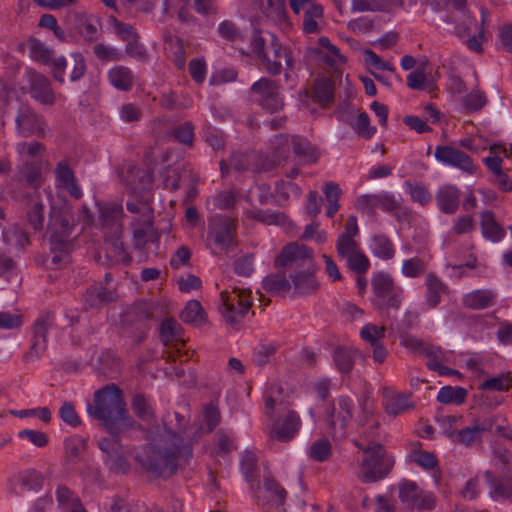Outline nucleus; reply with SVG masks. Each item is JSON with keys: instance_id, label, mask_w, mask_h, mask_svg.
<instances>
[{"instance_id": "1", "label": "nucleus", "mask_w": 512, "mask_h": 512, "mask_svg": "<svg viewBox=\"0 0 512 512\" xmlns=\"http://www.w3.org/2000/svg\"><path fill=\"white\" fill-rule=\"evenodd\" d=\"M87 412L91 417L101 420L112 435L129 424L120 390L114 385L97 391L94 404H87Z\"/></svg>"}, {"instance_id": "2", "label": "nucleus", "mask_w": 512, "mask_h": 512, "mask_svg": "<svg viewBox=\"0 0 512 512\" xmlns=\"http://www.w3.org/2000/svg\"><path fill=\"white\" fill-rule=\"evenodd\" d=\"M373 305L377 309L387 307L398 308L403 300V290L395 286L391 276L388 273L379 271L373 274L371 279Z\"/></svg>"}, {"instance_id": "3", "label": "nucleus", "mask_w": 512, "mask_h": 512, "mask_svg": "<svg viewBox=\"0 0 512 512\" xmlns=\"http://www.w3.org/2000/svg\"><path fill=\"white\" fill-rule=\"evenodd\" d=\"M86 440L78 435H73L65 439L64 450L66 462L61 466V471H58V467L52 466L47 471L30 469L27 471V477L34 480H41L44 478H58L66 477L68 475L69 463L80 459L81 455L86 450Z\"/></svg>"}, {"instance_id": "4", "label": "nucleus", "mask_w": 512, "mask_h": 512, "mask_svg": "<svg viewBox=\"0 0 512 512\" xmlns=\"http://www.w3.org/2000/svg\"><path fill=\"white\" fill-rule=\"evenodd\" d=\"M16 151L19 161L18 180L25 181L31 186L39 185L41 175L33 161L44 151L43 145L36 141L22 142L17 144Z\"/></svg>"}, {"instance_id": "5", "label": "nucleus", "mask_w": 512, "mask_h": 512, "mask_svg": "<svg viewBox=\"0 0 512 512\" xmlns=\"http://www.w3.org/2000/svg\"><path fill=\"white\" fill-rule=\"evenodd\" d=\"M257 45L260 46L258 52L261 64L265 71L271 75L280 73L281 64L277 61L278 58H284L287 69L291 70L293 66V58L287 47L283 46L282 43L274 35L271 37L270 46L263 49V43L259 39Z\"/></svg>"}, {"instance_id": "6", "label": "nucleus", "mask_w": 512, "mask_h": 512, "mask_svg": "<svg viewBox=\"0 0 512 512\" xmlns=\"http://www.w3.org/2000/svg\"><path fill=\"white\" fill-rule=\"evenodd\" d=\"M248 489L251 497L263 509L279 508L284 504L286 490L279 482H248Z\"/></svg>"}, {"instance_id": "7", "label": "nucleus", "mask_w": 512, "mask_h": 512, "mask_svg": "<svg viewBox=\"0 0 512 512\" xmlns=\"http://www.w3.org/2000/svg\"><path fill=\"white\" fill-rule=\"evenodd\" d=\"M251 291L234 288L232 292L222 293V313L230 323H236L250 309Z\"/></svg>"}, {"instance_id": "8", "label": "nucleus", "mask_w": 512, "mask_h": 512, "mask_svg": "<svg viewBox=\"0 0 512 512\" xmlns=\"http://www.w3.org/2000/svg\"><path fill=\"white\" fill-rule=\"evenodd\" d=\"M393 465V457L387 454L382 446L377 445L366 450L362 472L371 480H379L388 476Z\"/></svg>"}, {"instance_id": "9", "label": "nucleus", "mask_w": 512, "mask_h": 512, "mask_svg": "<svg viewBox=\"0 0 512 512\" xmlns=\"http://www.w3.org/2000/svg\"><path fill=\"white\" fill-rule=\"evenodd\" d=\"M314 261L313 251L297 242L287 244L282 248L274 261L276 268L304 266L312 268Z\"/></svg>"}, {"instance_id": "10", "label": "nucleus", "mask_w": 512, "mask_h": 512, "mask_svg": "<svg viewBox=\"0 0 512 512\" xmlns=\"http://www.w3.org/2000/svg\"><path fill=\"white\" fill-rule=\"evenodd\" d=\"M399 498L407 508L418 511L432 510L436 504L435 495L419 489L416 482H402L399 486Z\"/></svg>"}, {"instance_id": "11", "label": "nucleus", "mask_w": 512, "mask_h": 512, "mask_svg": "<svg viewBox=\"0 0 512 512\" xmlns=\"http://www.w3.org/2000/svg\"><path fill=\"white\" fill-rule=\"evenodd\" d=\"M401 204V196L387 191L376 194H362L357 197L355 206L364 213H373L380 209L386 212H392L399 208Z\"/></svg>"}, {"instance_id": "12", "label": "nucleus", "mask_w": 512, "mask_h": 512, "mask_svg": "<svg viewBox=\"0 0 512 512\" xmlns=\"http://www.w3.org/2000/svg\"><path fill=\"white\" fill-rule=\"evenodd\" d=\"M251 89L256 101L267 111L275 112L283 107V98L279 88L272 80L260 78Z\"/></svg>"}, {"instance_id": "13", "label": "nucleus", "mask_w": 512, "mask_h": 512, "mask_svg": "<svg viewBox=\"0 0 512 512\" xmlns=\"http://www.w3.org/2000/svg\"><path fill=\"white\" fill-rule=\"evenodd\" d=\"M434 157L440 164L455 167L466 173L472 174L476 170L472 159L467 154L451 146H437Z\"/></svg>"}, {"instance_id": "14", "label": "nucleus", "mask_w": 512, "mask_h": 512, "mask_svg": "<svg viewBox=\"0 0 512 512\" xmlns=\"http://www.w3.org/2000/svg\"><path fill=\"white\" fill-rule=\"evenodd\" d=\"M55 185L58 189L67 191L71 196L79 198L82 191L78 186L74 173L66 160L58 162L54 169Z\"/></svg>"}, {"instance_id": "15", "label": "nucleus", "mask_w": 512, "mask_h": 512, "mask_svg": "<svg viewBox=\"0 0 512 512\" xmlns=\"http://www.w3.org/2000/svg\"><path fill=\"white\" fill-rule=\"evenodd\" d=\"M449 8L457 11V22L455 33L460 38L468 37L473 28L476 27V19L466 9V0H445Z\"/></svg>"}, {"instance_id": "16", "label": "nucleus", "mask_w": 512, "mask_h": 512, "mask_svg": "<svg viewBox=\"0 0 512 512\" xmlns=\"http://www.w3.org/2000/svg\"><path fill=\"white\" fill-rule=\"evenodd\" d=\"M209 239L223 248L232 241L234 222L230 218H215L209 224Z\"/></svg>"}, {"instance_id": "17", "label": "nucleus", "mask_w": 512, "mask_h": 512, "mask_svg": "<svg viewBox=\"0 0 512 512\" xmlns=\"http://www.w3.org/2000/svg\"><path fill=\"white\" fill-rule=\"evenodd\" d=\"M353 408L354 405L352 399L346 396L338 398L331 419V425L335 434L341 436L345 433L347 423L352 417Z\"/></svg>"}, {"instance_id": "18", "label": "nucleus", "mask_w": 512, "mask_h": 512, "mask_svg": "<svg viewBox=\"0 0 512 512\" xmlns=\"http://www.w3.org/2000/svg\"><path fill=\"white\" fill-rule=\"evenodd\" d=\"M383 404L388 414L398 415L412 406L409 396L392 388L383 389Z\"/></svg>"}, {"instance_id": "19", "label": "nucleus", "mask_w": 512, "mask_h": 512, "mask_svg": "<svg viewBox=\"0 0 512 512\" xmlns=\"http://www.w3.org/2000/svg\"><path fill=\"white\" fill-rule=\"evenodd\" d=\"M460 190L451 184L441 186L436 193V202L444 213H454L459 206Z\"/></svg>"}, {"instance_id": "20", "label": "nucleus", "mask_w": 512, "mask_h": 512, "mask_svg": "<svg viewBox=\"0 0 512 512\" xmlns=\"http://www.w3.org/2000/svg\"><path fill=\"white\" fill-rule=\"evenodd\" d=\"M29 82L31 85V95L34 99L44 104L54 102V93L44 76L35 72H29Z\"/></svg>"}, {"instance_id": "21", "label": "nucleus", "mask_w": 512, "mask_h": 512, "mask_svg": "<svg viewBox=\"0 0 512 512\" xmlns=\"http://www.w3.org/2000/svg\"><path fill=\"white\" fill-rule=\"evenodd\" d=\"M276 141L279 142L283 146L291 145L293 151L296 155L302 158L305 161H314L316 160V154L312 146L308 143V141L304 138L298 136H276Z\"/></svg>"}, {"instance_id": "22", "label": "nucleus", "mask_w": 512, "mask_h": 512, "mask_svg": "<svg viewBox=\"0 0 512 512\" xmlns=\"http://www.w3.org/2000/svg\"><path fill=\"white\" fill-rule=\"evenodd\" d=\"M482 236L493 243L500 242L505 237V230L495 220L491 211H484L480 216Z\"/></svg>"}, {"instance_id": "23", "label": "nucleus", "mask_w": 512, "mask_h": 512, "mask_svg": "<svg viewBox=\"0 0 512 512\" xmlns=\"http://www.w3.org/2000/svg\"><path fill=\"white\" fill-rule=\"evenodd\" d=\"M300 424L299 416L295 412H289L282 424L273 427L271 434L278 440H289L298 432Z\"/></svg>"}, {"instance_id": "24", "label": "nucleus", "mask_w": 512, "mask_h": 512, "mask_svg": "<svg viewBox=\"0 0 512 512\" xmlns=\"http://www.w3.org/2000/svg\"><path fill=\"white\" fill-rule=\"evenodd\" d=\"M492 426V420H485L482 423L476 422L470 427L452 432L451 436L459 443L470 445L479 438L482 432L491 429Z\"/></svg>"}, {"instance_id": "25", "label": "nucleus", "mask_w": 512, "mask_h": 512, "mask_svg": "<svg viewBox=\"0 0 512 512\" xmlns=\"http://www.w3.org/2000/svg\"><path fill=\"white\" fill-rule=\"evenodd\" d=\"M427 292L425 302L421 311L432 309L438 305L442 294L445 293V285L434 275L429 274L426 278Z\"/></svg>"}, {"instance_id": "26", "label": "nucleus", "mask_w": 512, "mask_h": 512, "mask_svg": "<svg viewBox=\"0 0 512 512\" xmlns=\"http://www.w3.org/2000/svg\"><path fill=\"white\" fill-rule=\"evenodd\" d=\"M291 285L295 294L303 295L317 288V281L313 276V267L304 272H295L290 275Z\"/></svg>"}, {"instance_id": "27", "label": "nucleus", "mask_w": 512, "mask_h": 512, "mask_svg": "<svg viewBox=\"0 0 512 512\" xmlns=\"http://www.w3.org/2000/svg\"><path fill=\"white\" fill-rule=\"evenodd\" d=\"M49 229L52 232L50 240L53 249L56 250L59 245H65L63 238L70 234V227L66 217L56 216L55 211H53L49 222Z\"/></svg>"}, {"instance_id": "28", "label": "nucleus", "mask_w": 512, "mask_h": 512, "mask_svg": "<svg viewBox=\"0 0 512 512\" xmlns=\"http://www.w3.org/2000/svg\"><path fill=\"white\" fill-rule=\"evenodd\" d=\"M17 134L20 136H28L36 132L40 128V121L35 113L29 108L20 110L16 118Z\"/></svg>"}, {"instance_id": "29", "label": "nucleus", "mask_w": 512, "mask_h": 512, "mask_svg": "<svg viewBox=\"0 0 512 512\" xmlns=\"http://www.w3.org/2000/svg\"><path fill=\"white\" fill-rule=\"evenodd\" d=\"M323 15V7L317 2L311 3L304 11L303 32L306 34L318 33L320 31L319 21L322 20Z\"/></svg>"}, {"instance_id": "30", "label": "nucleus", "mask_w": 512, "mask_h": 512, "mask_svg": "<svg viewBox=\"0 0 512 512\" xmlns=\"http://www.w3.org/2000/svg\"><path fill=\"white\" fill-rule=\"evenodd\" d=\"M371 253L383 260L391 259L395 254L394 246L391 240L382 234L374 235L369 241Z\"/></svg>"}, {"instance_id": "31", "label": "nucleus", "mask_w": 512, "mask_h": 512, "mask_svg": "<svg viewBox=\"0 0 512 512\" xmlns=\"http://www.w3.org/2000/svg\"><path fill=\"white\" fill-rule=\"evenodd\" d=\"M110 84L117 90H129L133 84L132 72L124 66H115L108 71Z\"/></svg>"}, {"instance_id": "32", "label": "nucleus", "mask_w": 512, "mask_h": 512, "mask_svg": "<svg viewBox=\"0 0 512 512\" xmlns=\"http://www.w3.org/2000/svg\"><path fill=\"white\" fill-rule=\"evenodd\" d=\"M263 287L272 294H286L292 289L291 279L282 273L271 274L263 279Z\"/></svg>"}, {"instance_id": "33", "label": "nucleus", "mask_w": 512, "mask_h": 512, "mask_svg": "<svg viewBox=\"0 0 512 512\" xmlns=\"http://www.w3.org/2000/svg\"><path fill=\"white\" fill-rule=\"evenodd\" d=\"M495 295L491 290L478 289L467 293L464 298V304L472 309H484L493 301Z\"/></svg>"}, {"instance_id": "34", "label": "nucleus", "mask_w": 512, "mask_h": 512, "mask_svg": "<svg viewBox=\"0 0 512 512\" xmlns=\"http://www.w3.org/2000/svg\"><path fill=\"white\" fill-rule=\"evenodd\" d=\"M468 391L460 386H444L440 388L437 394V400L443 404L461 405L465 402Z\"/></svg>"}, {"instance_id": "35", "label": "nucleus", "mask_w": 512, "mask_h": 512, "mask_svg": "<svg viewBox=\"0 0 512 512\" xmlns=\"http://www.w3.org/2000/svg\"><path fill=\"white\" fill-rule=\"evenodd\" d=\"M181 319L186 323L202 325L206 320V314L197 300L187 302L180 314Z\"/></svg>"}, {"instance_id": "36", "label": "nucleus", "mask_w": 512, "mask_h": 512, "mask_svg": "<svg viewBox=\"0 0 512 512\" xmlns=\"http://www.w3.org/2000/svg\"><path fill=\"white\" fill-rule=\"evenodd\" d=\"M77 27L80 32L89 39H93L98 31L99 21L94 15L86 12H79L75 16Z\"/></svg>"}, {"instance_id": "37", "label": "nucleus", "mask_w": 512, "mask_h": 512, "mask_svg": "<svg viewBox=\"0 0 512 512\" xmlns=\"http://www.w3.org/2000/svg\"><path fill=\"white\" fill-rule=\"evenodd\" d=\"M4 243L11 249H21L28 243V237L19 227L13 225L2 229Z\"/></svg>"}, {"instance_id": "38", "label": "nucleus", "mask_w": 512, "mask_h": 512, "mask_svg": "<svg viewBox=\"0 0 512 512\" xmlns=\"http://www.w3.org/2000/svg\"><path fill=\"white\" fill-rule=\"evenodd\" d=\"M165 441L169 442L173 445V451L171 453L165 454V458L172 457L177 461H186L188 457L191 456L192 450L190 444H178V437L176 435L171 434L170 432H166Z\"/></svg>"}, {"instance_id": "39", "label": "nucleus", "mask_w": 512, "mask_h": 512, "mask_svg": "<svg viewBox=\"0 0 512 512\" xmlns=\"http://www.w3.org/2000/svg\"><path fill=\"white\" fill-rule=\"evenodd\" d=\"M28 52L32 60L44 64H50L52 60V52L48 47L37 39H31L28 42Z\"/></svg>"}, {"instance_id": "40", "label": "nucleus", "mask_w": 512, "mask_h": 512, "mask_svg": "<svg viewBox=\"0 0 512 512\" xmlns=\"http://www.w3.org/2000/svg\"><path fill=\"white\" fill-rule=\"evenodd\" d=\"M512 385V377L510 373H502L485 380L480 385V389L484 391H506Z\"/></svg>"}, {"instance_id": "41", "label": "nucleus", "mask_w": 512, "mask_h": 512, "mask_svg": "<svg viewBox=\"0 0 512 512\" xmlns=\"http://www.w3.org/2000/svg\"><path fill=\"white\" fill-rule=\"evenodd\" d=\"M489 495L494 501L512 503V482H489Z\"/></svg>"}, {"instance_id": "42", "label": "nucleus", "mask_w": 512, "mask_h": 512, "mask_svg": "<svg viewBox=\"0 0 512 512\" xmlns=\"http://www.w3.org/2000/svg\"><path fill=\"white\" fill-rule=\"evenodd\" d=\"M240 468L243 477L245 478H258L260 477L257 468V457L252 451H245L240 459Z\"/></svg>"}, {"instance_id": "43", "label": "nucleus", "mask_w": 512, "mask_h": 512, "mask_svg": "<svg viewBox=\"0 0 512 512\" xmlns=\"http://www.w3.org/2000/svg\"><path fill=\"white\" fill-rule=\"evenodd\" d=\"M364 60L374 68L382 71H388L391 77H395L400 80L399 76L396 74L395 67L390 62L382 60L374 51L369 49L365 50Z\"/></svg>"}, {"instance_id": "44", "label": "nucleus", "mask_w": 512, "mask_h": 512, "mask_svg": "<svg viewBox=\"0 0 512 512\" xmlns=\"http://www.w3.org/2000/svg\"><path fill=\"white\" fill-rule=\"evenodd\" d=\"M109 24L112 26L114 34L121 40L127 41L128 43L137 38V35L130 24L121 22L115 17L109 18Z\"/></svg>"}, {"instance_id": "45", "label": "nucleus", "mask_w": 512, "mask_h": 512, "mask_svg": "<svg viewBox=\"0 0 512 512\" xmlns=\"http://www.w3.org/2000/svg\"><path fill=\"white\" fill-rule=\"evenodd\" d=\"M462 361L463 366L475 377H481L484 374V357L481 353H467Z\"/></svg>"}, {"instance_id": "46", "label": "nucleus", "mask_w": 512, "mask_h": 512, "mask_svg": "<svg viewBox=\"0 0 512 512\" xmlns=\"http://www.w3.org/2000/svg\"><path fill=\"white\" fill-rule=\"evenodd\" d=\"M180 330V325L175 320L166 319L163 321L160 328L161 340L165 344L178 340L180 337Z\"/></svg>"}, {"instance_id": "47", "label": "nucleus", "mask_w": 512, "mask_h": 512, "mask_svg": "<svg viewBox=\"0 0 512 512\" xmlns=\"http://www.w3.org/2000/svg\"><path fill=\"white\" fill-rule=\"evenodd\" d=\"M344 259L348 266L358 274L366 272L370 266L369 259L360 249L346 256Z\"/></svg>"}, {"instance_id": "48", "label": "nucleus", "mask_w": 512, "mask_h": 512, "mask_svg": "<svg viewBox=\"0 0 512 512\" xmlns=\"http://www.w3.org/2000/svg\"><path fill=\"white\" fill-rule=\"evenodd\" d=\"M405 190L409 193L413 201L418 202L421 205H426L432 199V196L426 187L421 184H411L406 182Z\"/></svg>"}, {"instance_id": "49", "label": "nucleus", "mask_w": 512, "mask_h": 512, "mask_svg": "<svg viewBox=\"0 0 512 512\" xmlns=\"http://www.w3.org/2000/svg\"><path fill=\"white\" fill-rule=\"evenodd\" d=\"M331 454V445L329 441L325 439H319L315 441L308 452V456L316 461H324Z\"/></svg>"}, {"instance_id": "50", "label": "nucleus", "mask_w": 512, "mask_h": 512, "mask_svg": "<svg viewBox=\"0 0 512 512\" xmlns=\"http://www.w3.org/2000/svg\"><path fill=\"white\" fill-rule=\"evenodd\" d=\"M353 129L365 138H371L376 133V128L370 124V119L366 113L357 115L353 123Z\"/></svg>"}, {"instance_id": "51", "label": "nucleus", "mask_w": 512, "mask_h": 512, "mask_svg": "<svg viewBox=\"0 0 512 512\" xmlns=\"http://www.w3.org/2000/svg\"><path fill=\"white\" fill-rule=\"evenodd\" d=\"M360 335L364 341L368 342L371 346H375L380 344V339L384 336V328L367 324L362 328Z\"/></svg>"}, {"instance_id": "52", "label": "nucleus", "mask_w": 512, "mask_h": 512, "mask_svg": "<svg viewBox=\"0 0 512 512\" xmlns=\"http://www.w3.org/2000/svg\"><path fill=\"white\" fill-rule=\"evenodd\" d=\"M59 416L64 423L75 428L81 424V419L70 402H64L59 409Z\"/></svg>"}, {"instance_id": "53", "label": "nucleus", "mask_w": 512, "mask_h": 512, "mask_svg": "<svg viewBox=\"0 0 512 512\" xmlns=\"http://www.w3.org/2000/svg\"><path fill=\"white\" fill-rule=\"evenodd\" d=\"M30 225L35 229H41L44 222L43 205L37 200L31 201V206L27 213Z\"/></svg>"}, {"instance_id": "54", "label": "nucleus", "mask_w": 512, "mask_h": 512, "mask_svg": "<svg viewBox=\"0 0 512 512\" xmlns=\"http://www.w3.org/2000/svg\"><path fill=\"white\" fill-rule=\"evenodd\" d=\"M11 413L19 418L26 417H37L41 421L48 423L51 420V411L47 407L42 408H33V409H22V410H14Z\"/></svg>"}, {"instance_id": "55", "label": "nucleus", "mask_w": 512, "mask_h": 512, "mask_svg": "<svg viewBox=\"0 0 512 512\" xmlns=\"http://www.w3.org/2000/svg\"><path fill=\"white\" fill-rule=\"evenodd\" d=\"M485 103V95L479 90H474L464 98L463 109L469 112L477 111L480 110Z\"/></svg>"}, {"instance_id": "56", "label": "nucleus", "mask_w": 512, "mask_h": 512, "mask_svg": "<svg viewBox=\"0 0 512 512\" xmlns=\"http://www.w3.org/2000/svg\"><path fill=\"white\" fill-rule=\"evenodd\" d=\"M425 271V264L419 258H410L403 262L401 272L405 277H416Z\"/></svg>"}, {"instance_id": "57", "label": "nucleus", "mask_w": 512, "mask_h": 512, "mask_svg": "<svg viewBox=\"0 0 512 512\" xmlns=\"http://www.w3.org/2000/svg\"><path fill=\"white\" fill-rule=\"evenodd\" d=\"M427 81L426 65L418 67L416 70L410 72L407 76V85L414 90L423 89Z\"/></svg>"}, {"instance_id": "58", "label": "nucleus", "mask_w": 512, "mask_h": 512, "mask_svg": "<svg viewBox=\"0 0 512 512\" xmlns=\"http://www.w3.org/2000/svg\"><path fill=\"white\" fill-rule=\"evenodd\" d=\"M94 53L100 60L105 61L120 60L123 57L122 51L104 44H97Z\"/></svg>"}, {"instance_id": "59", "label": "nucleus", "mask_w": 512, "mask_h": 512, "mask_svg": "<svg viewBox=\"0 0 512 512\" xmlns=\"http://www.w3.org/2000/svg\"><path fill=\"white\" fill-rule=\"evenodd\" d=\"M302 239L313 240L318 244H323L327 240V233L319 228V224L312 223L306 225Z\"/></svg>"}, {"instance_id": "60", "label": "nucleus", "mask_w": 512, "mask_h": 512, "mask_svg": "<svg viewBox=\"0 0 512 512\" xmlns=\"http://www.w3.org/2000/svg\"><path fill=\"white\" fill-rule=\"evenodd\" d=\"M336 246H337V252L341 258H345L346 256L359 250L358 244L354 238L342 236V235H340L338 237Z\"/></svg>"}, {"instance_id": "61", "label": "nucleus", "mask_w": 512, "mask_h": 512, "mask_svg": "<svg viewBox=\"0 0 512 512\" xmlns=\"http://www.w3.org/2000/svg\"><path fill=\"white\" fill-rule=\"evenodd\" d=\"M334 362L341 372H348L352 367L351 353L343 348H337L334 351Z\"/></svg>"}, {"instance_id": "62", "label": "nucleus", "mask_w": 512, "mask_h": 512, "mask_svg": "<svg viewBox=\"0 0 512 512\" xmlns=\"http://www.w3.org/2000/svg\"><path fill=\"white\" fill-rule=\"evenodd\" d=\"M134 412L142 419H149L152 416V409L148 401L141 395H136L132 401Z\"/></svg>"}, {"instance_id": "63", "label": "nucleus", "mask_w": 512, "mask_h": 512, "mask_svg": "<svg viewBox=\"0 0 512 512\" xmlns=\"http://www.w3.org/2000/svg\"><path fill=\"white\" fill-rule=\"evenodd\" d=\"M19 436L22 438H26L29 440L33 445L37 447H44L48 443V436L46 433L38 430H23L19 433Z\"/></svg>"}, {"instance_id": "64", "label": "nucleus", "mask_w": 512, "mask_h": 512, "mask_svg": "<svg viewBox=\"0 0 512 512\" xmlns=\"http://www.w3.org/2000/svg\"><path fill=\"white\" fill-rule=\"evenodd\" d=\"M189 72L191 77L198 83L205 80L207 68L202 59H193L189 63Z\"/></svg>"}]
</instances>
